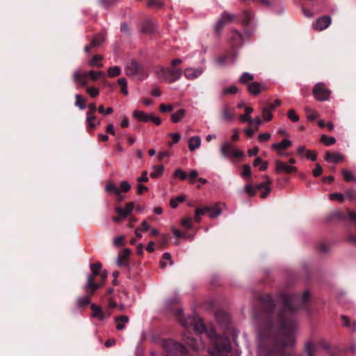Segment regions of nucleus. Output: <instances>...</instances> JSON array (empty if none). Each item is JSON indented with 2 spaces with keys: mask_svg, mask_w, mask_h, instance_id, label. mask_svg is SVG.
<instances>
[{
  "mask_svg": "<svg viewBox=\"0 0 356 356\" xmlns=\"http://www.w3.org/2000/svg\"><path fill=\"white\" fill-rule=\"evenodd\" d=\"M124 237L122 236H118L113 238V244L115 245L121 246L123 245Z\"/></svg>",
  "mask_w": 356,
  "mask_h": 356,
  "instance_id": "obj_58",
  "label": "nucleus"
},
{
  "mask_svg": "<svg viewBox=\"0 0 356 356\" xmlns=\"http://www.w3.org/2000/svg\"><path fill=\"white\" fill-rule=\"evenodd\" d=\"M87 72H80L79 71H75L72 74V79L76 83L83 86L87 84Z\"/></svg>",
  "mask_w": 356,
  "mask_h": 356,
  "instance_id": "obj_12",
  "label": "nucleus"
},
{
  "mask_svg": "<svg viewBox=\"0 0 356 356\" xmlns=\"http://www.w3.org/2000/svg\"><path fill=\"white\" fill-rule=\"evenodd\" d=\"M186 200L185 195L177 196L175 199L170 200V206L172 208H176L179 202H182Z\"/></svg>",
  "mask_w": 356,
  "mask_h": 356,
  "instance_id": "obj_36",
  "label": "nucleus"
},
{
  "mask_svg": "<svg viewBox=\"0 0 356 356\" xmlns=\"http://www.w3.org/2000/svg\"><path fill=\"white\" fill-rule=\"evenodd\" d=\"M184 113H172L170 119L173 122H179L183 118Z\"/></svg>",
  "mask_w": 356,
  "mask_h": 356,
  "instance_id": "obj_45",
  "label": "nucleus"
},
{
  "mask_svg": "<svg viewBox=\"0 0 356 356\" xmlns=\"http://www.w3.org/2000/svg\"><path fill=\"white\" fill-rule=\"evenodd\" d=\"M214 345L219 356H221L224 353L229 352L231 350L230 343L227 338L216 337L214 339Z\"/></svg>",
  "mask_w": 356,
  "mask_h": 356,
  "instance_id": "obj_4",
  "label": "nucleus"
},
{
  "mask_svg": "<svg viewBox=\"0 0 356 356\" xmlns=\"http://www.w3.org/2000/svg\"><path fill=\"white\" fill-rule=\"evenodd\" d=\"M102 57L100 55L95 56L91 60H89L88 64L92 67H102L103 64L101 63Z\"/></svg>",
  "mask_w": 356,
  "mask_h": 356,
  "instance_id": "obj_27",
  "label": "nucleus"
},
{
  "mask_svg": "<svg viewBox=\"0 0 356 356\" xmlns=\"http://www.w3.org/2000/svg\"><path fill=\"white\" fill-rule=\"evenodd\" d=\"M191 218L190 217H187V218H184L181 222V224L182 226L185 227L186 228L190 229L192 228V223H191Z\"/></svg>",
  "mask_w": 356,
  "mask_h": 356,
  "instance_id": "obj_51",
  "label": "nucleus"
},
{
  "mask_svg": "<svg viewBox=\"0 0 356 356\" xmlns=\"http://www.w3.org/2000/svg\"><path fill=\"white\" fill-rule=\"evenodd\" d=\"M105 190L108 193L114 194L116 196L120 195V190L114 184L108 182L105 186Z\"/></svg>",
  "mask_w": 356,
  "mask_h": 356,
  "instance_id": "obj_22",
  "label": "nucleus"
},
{
  "mask_svg": "<svg viewBox=\"0 0 356 356\" xmlns=\"http://www.w3.org/2000/svg\"><path fill=\"white\" fill-rule=\"evenodd\" d=\"M275 170L277 172H285L286 173H291L293 171L296 170V168L293 165H289L282 161H276Z\"/></svg>",
  "mask_w": 356,
  "mask_h": 356,
  "instance_id": "obj_11",
  "label": "nucleus"
},
{
  "mask_svg": "<svg viewBox=\"0 0 356 356\" xmlns=\"http://www.w3.org/2000/svg\"><path fill=\"white\" fill-rule=\"evenodd\" d=\"M102 268V265L99 263L92 264L90 265V268L92 272L93 277L99 273V270Z\"/></svg>",
  "mask_w": 356,
  "mask_h": 356,
  "instance_id": "obj_41",
  "label": "nucleus"
},
{
  "mask_svg": "<svg viewBox=\"0 0 356 356\" xmlns=\"http://www.w3.org/2000/svg\"><path fill=\"white\" fill-rule=\"evenodd\" d=\"M190 346H191L194 350H199L204 347V344L202 342V339L197 337V338H191L188 337L186 341Z\"/></svg>",
  "mask_w": 356,
  "mask_h": 356,
  "instance_id": "obj_15",
  "label": "nucleus"
},
{
  "mask_svg": "<svg viewBox=\"0 0 356 356\" xmlns=\"http://www.w3.org/2000/svg\"><path fill=\"white\" fill-rule=\"evenodd\" d=\"M141 70L142 67L135 61H131L125 67L126 74L128 76H135L138 74Z\"/></svg>",
  "mask_w": 356,
  "mask_h": 356,
  "instance_id": "obj_13",
  "label": "nucleus"
},
{
  "mask_svg": "<svg viewBox=\"0 0 356 356\" xmlns=\"http://www.w3.org/2000/svg\"><path fill=\"white\" fill-rule=\"evenodd\" d=\"M234 148L231 143L225 142L220 147V152L224 157L228 158L232 156Z\"/></svg>",
  "mask_w": 356,
  "mask_h": 356,
  "instance_id": "obj_17",
  "label": "nucleus"
},
{
  "mask_svg": "<svg viewBox=\"0 0 356 356\" xmlns=\"http://www.w3.org/2000/svg\"><path fill=\"white\" fill-rule=\"evenodd\" d=\"M172 231L174 234V235L177 237V238H179V237H184V238H191V239H193V236H186L185 234H182L178 229H177L175 227H172Z\"/></svg>",
  "mask_w": 356,
  "mask_h": 356,
  "instance_id": "obj_55",
  "label": "nucleus"
},
{
  "mask_svg": "<svg viewBox=\"0 0 356 356\" xmlns=\"http://www.w3.org/2000/svg\"><path fill=\"white\" fill-rule=\"evenodd\" d=\"M87 91L88 94L92 97H96L99 94V90L95 87L88 88Z\"/></svg>",
  "mask_w": 356,
  "mask_h": 356,
  "instance_id": "obj_57",
  "label": "nucleus"
},
{
  "mask_svg": "<svg viewBox=\"0 0 356 356\" xmlns=\"http://www.w3.org/2000/svg\"><path fill=\"white\" fill-rule=\"evenodd\" d=\"M321 141L325 145L329 146L334 144L336 142V139L334 137H328L326 135H322Z\"/></svg>",
  "mask_w": 356,
  "mask_h": 356,
  "instance_id": "obj_34",
  "label": "nucleus"
},
{
  "mask_svg": "<svg viewBox=\"0 0 356 356\" xmlns=\"http://www.w3.org/2000/svg\"><path fill=\"white\" fill-rule=\"evenodd\" d=\"M209 212V216L210 218H214L218 216H220L222 213L220 208L216 205L214 208H211L210 210L207 211Z\"/></svg>",
  "mask_w": 356,
  "mask_h": 356,
  "instance_id": "obj_30",
  "label": "nucleus"
},
{
  "mask_svg": "<svg viewBox=\"0 0 356 356\" xmlns=\"http://www.w3.org/2000/svg\"><path fill=\"white\" fill-rule=\"evenodd\" d=\"M257 130V129H255V127H251L250 128L245 129L244 131L246 133L248 137L251 138Z\"/></svg>",
  "mask_w": 356,
  "mask_h": 356,
  "instance_id": "obj_61",
  "label": "nucleus"
},
{
  "mask_svg": "<svg viewBox=\"0 0 356 356\" xmlns=\"http://www.w3.org/2000/svg\"><path fill=\"white\" fill-rule=\"evenodd\" d=\"M134 117L138 121L151 122L156 125L161 123V120L153 113H134Z\"/></svg>",
  "mask_w": 356,
  "mask_h": 356,
  "instance_id": "obj_5",
  "label": "nucleus"
},
{
  "mask_svg": "<svg viewBox=\"0 0 356 356\" xmlns=\"http://www.w3.org/2000/svg\"><path fill=\"white\" fill-rule=\"evenodd\" d=\"M252 175V171L250 166L249 165H243V171L241 173V175L244 177H250Z\"/></svg>",
  "mask_w": 356,
  "mask_h": 356,
  "instance_id": "obj_53",
  "label": "nucleus"
},
{
  "mask_svg": "<svg viewBox=\"0 0 356 356\" xmlns=\"http://www.w3.org/2000/svg\"><path fill=\"white\" fill-rule=\"evenodd\" d=\"M92 316L100 321L105 319L110 316V313L104 312L101 307L95 304L91 305Z\"/></svg>",
  "mask_w": 356,
  "mask_h": 356,
  "instance_id": "obj_10",
  "label": "nucleus"
},
{
  "mask_svg": "<svg viewBox=\"0 0 356 356\" xmlns=\"http://www.w3.org/2000/svg\"><path fill=\"white\" fill-rule=\"evenodd\" d=\"M162 74L164 76L161 77L163 80L169 81H175L178 80L181 75V70L180 68H176L172 70L163 69L162 70Z\"/></svg>",
  "mask_w": 356,
  "mask_h": 356,
  "instance_id": "obj_6",
  "label": "nucleus"
},
{
  "mask_svg": "<svg viewBox=\"0 0 356 356\" xmlns=\"http://www.w3.org/2000/svg\"><path fill=\"white\" fill-rule=\"evenodd\" d=\"M129 321V318L127 316H120L115 318L116 327L118 330H123L125 327V323Z\"/></svg>",
  "mask_w": 356,
  "mask_h": 356,
  "instance_id": "obj_23",
  "label": "nucleus"
},
{
  "mask_svg": "<svg viewBox=\"0 0 356 356\" xmlns=\"http://www.w3.org/2000/svg\"><path fill=\"white\" fill-rule=\"evenodd\" d=\"M266 181L258 184L254 188L257 190H261L262 188H266L267 186H270L271 184V180L268 176H265Z\"/></svg>",
  "mask_w": 356,
  "mask_h": 356,
  "instance_id": "obj_39",
  "label": "nucleus"
},
{
  "mask_svg": "<svg viewBox=\"0 0 356 356\" xmlns=\"http://www.w3.org/2000/svg\"><path fill=\"white\" fill-rule=\"evenodd\" d=\"M309 298V291H306L302 296L290 295L284 298L285 309L290 312H295L302 307Z\"/></svg>",
  "mask_w": 356,
  "mask_h": 356,
  "instance_id": "obj_2",
  "label": "nucleus"
},
{
  "mask_svg": "<svg viewBox=\"0 0 356 356\" xmlns=\"http://www.w3.org/2000/svg\"><path fill=\"white\" fill-rule=\"evenodd\" d=\"M94 277L93 275H88V280L86 285L84 286V289L86 291H88L89 288L92 289V291L90 292V294H92L95 291L97 290L100 285L98 284L93 283Z\"/></svg>",
  "mask_w": 356,
  "mask_h": 356,
  "instance_id": "obj_19",
  "label": "nucleus"
},
{
  "mask_svg": "<svg viewBox=\"0 0 356 356\" xmlns=\"http://www.w3.org/2000/svg\"><path fill=\"white\" fill-rule=\"evenodd\" d=\"M209 210H210V207H209L202 209H197L195 210V220L197 222H200L201 221V216L206 213Z\"/></svg>",
  "mask_w": 356,
  "mask_h": 356,
  "instance_id": "obj_29",
  "label": "nucleus"
},
{
  "mask_svg": "<svg viewBox=\"0 0 356 356\" xmlns=\"http://www.w3.org/2000/svg\"><path fill=\"white\" fill-rule=\"evenodd\" d=\"M342 174L343 175L344 179L346 181H355L356 177L354 176L353 173L349 170H343L342 171Z\"/></svg>",
  "mask_w": 356,
  "mask_h": 356,
  "instance_id": "obj_33",
  "label": "nucleus"
},
{
  "mask_svg": "<svg viewBox=\"0 0 356 356\" xmlns=\"http://www.w3.org/2000/svg\"><path fill=\"white\" fill-rule=\"evenodd\" d=\"M270 138V135L268 133H263L259 136V139L261 142L268 141Z\"/></svg>",
  "mask_w": 356,
  "mask_h": 356,
  "instance_id": "obj_60",
  "label": "nucleus"
},
{
  "mask_svg": "<svg viewBox=\"0 0 356 356\" xmlns=\"http://www.w3.org/2000/svg\"><path fill=\"white\" fill-rule=\"evenodd\" d=\"M169 136H171L172 139V142L169 143L170 146L174 143H177L181 138V136L177 133H171Z\"/></svg>",
  "mask_w": 356,
  "mask_h": 356,
  "instance_id": "obj_56",
  "label": "nucleus"
},
{
  "mask_svg": "<svg viewBox=\"0 0 356 356\" xmlns=\"http://www.w3.org/2000/svg\"><path fill=\"white\" fill-rule=\"evenodd\" d=\"M332 19L330 16H323L316 21L314 24V29L318 31H323L330 25Z\"/></svg>",
  "mask_w": 356,
  "mask_h": 356,
  "instance_id": "obj_9",
  "label": "nucleus"
},
{
  "mask_svg": "<svg viewBox=\"0 0 356 356\" xmlns=\"http://www.w3.org/2000/svg\"><path fill=\"white\" fill-rule=\"evenodd\" d=\"M104 40V37L102 35L95 36L91 42L90 47H98L102 42Z\"/></svg>",
  "mask_w": 356,
  "mask_h": 356,
  "instance_id": "obj_47",
  "label": "nucleus"
},
{
  "mask_svg": "<svg viewBox=\"0 0 356 356\" xmlns=\"http://www.w3.org/2000/svg\"><path fill=\"white\" fill-rule=\"evenodd\" d=\"M238 92V88L235 86H232L229 88H224L222 90L223 95L236 94Z\"/></svg>",
  "mask_w": 356,
  "mask_h": 356,
  "instance_id": "obj_48",
  "label": "nucleus"
},
{
  "mask_svg": "<svg viewBox=\"0 0 356 356\" xmlns=\"http://www.w3.org/2000/svg\"><path fill=\"white\" fill-rule=\"evenodd\" d=\"M131 186L127 181H122L120 184V193L121 192H127L130 190Z\"/></svg>",
  "mask_w": 356,
  "mask_h": 356,
  "instance_id": "obj_52",
  "label": "nucleus"
},
{
  "mask_svg": "<svg viewBox=\"0 0 356 356\" xmlns=\"http://www.w3.org/2000/svg\"><path fill=\"white\" fill-rule=\"evenodd\" d=\"M232 156L236 158L242 157L243 156V152L239 149L234 148Z\"/></svg>",
  "mask_w": 356,
  "mask_h": 356,
  "instance_id": "obj_63",
  "label": "nucleus"
},
{
  "mask_svg": "<svg viewBox=\"0 0 356 356\" xmlns=\"http://www.w3.org/2000/svg\"><path fill=\"white\" fill-rule=\"evenodd\" d=\"M204 71V68L202 67L197 68L187 67L184 71V75L188 79L193 80L202 75Z\"/></svg>",
  "mask_w": 356,
  "mask_h": 356,
  "instance_id": "obj_8",
  "label": "nucleus"
},
{
  "mask_svg": "<svg viewBox=\"0 0 356 356\" xmlns=\"http://www.w3.org/2000/svg\"><path fill=\"white\" fill-rule=\"evenodd\" d=\"M87 124L89 128L92 129L99 123V121L96 120L92 113H88L86 118Z\"/></svg>",
  "mask_w": 356,
  "mask_h": 356,
  "instance_id": "obj_25",
  "label": "nucleus"
},
{
  "mask_svg": "<svg viewBox=\"0 0 356 356\" xmlns=\"http://www.w3.org/2000/svg\"><path fill=\"white\" fill-rule=\"evenodd\" d=\"M291 145V142L289 140L284 139L280 143H274L272 145V147L279 152L281 150L286 149L289 147H290ZM280 154H281V152H279Z\"/></svg>",
  "mask_w": 356,
  "mask_h": 356,
  "instance_id": "obj_20",
  "label": "nucleus"
},
{
  "mask_svg": "<svg viewBox=\"0 0 356 356\" xmlns=\"http://www.w3.org/2000/svg\"><path fill=\"white\" fill-rule=\"evenodd\" d=\"M239 120L241 122H248L250 127H255L258 129L259 127L261 124L262 120L259 118H252L249 113H245L239 116Z\"/></svg>",
  "mask_w": 356,
  "mask_h": 356,
  "instance_id": "obj_7",
  "label": "nucleus"
},
{
  "mask_svg": "<svg viewBox=\"0 0 356 356\" xmlns=\"http://www.w3.org/2000/svg\"><path fill=\"white\" fill-rule=\"evenodd\" d=\"M152 171L150 172V177L152 178H158L163 173L164 168L162 165H154L152 168Z\"/></svg>",
  "mask_w": 356,
  "mask_h": 356,
  "instance_id": "obj_24",
  "label": "nucleus"
},
{
  "mask_svg": "<svg viewBox=\"0 0 356 356\" xmlns=\"http://www.w3.org/2000/svg\"><path fill=\"white\" fill-rule=\"evenodd\" d=\"M174 175L176 178H179L181 180H185L187 177L186 173L180 168H178L175 171Z\"/></svg>",
  "mask_w": 356,
  "mask_h": 356,
  "instance_id": "obj_44",
  "label": "nucleus"
},
{
  "mask_svg": "<svg viewBox=\"0 0 356 356\" xmlns=\"http://www.w3.org/2000/svg\"><path fill=\"white\" fill-rule=\"evenodd\" d=\"M119 84L122 86L121 92L125 95H128V90L127 88V80L124 78H120L118 80Z\"/></svg>",
  "mask_w": 356,
  "mask_h": 356,
  "instance_id": "obj_38",
  "label": "nucleus"
},
{
  "mask_svg": "<svg viewBox=\"0 0 356 356\" xmlns=\"http://www.w3.org/2000/svg\"><path fill=\"white\" fill-rule=\"evenodd\" d=\"M165 346L167 348H170V346H173V348L175 350H179L181 352L184 351V348L180 343H178L174 341L173 340H170L168 342H166Z\"/></svg>",
  "mask_w": 356,
  "mask_h": 356,
  "instance_id": "obj_31",
  "label": "nucleus"
},
{
  "mask_svg": "<svg viewBox=\"0 0 356 356\" xmlns=\"http://www.w3.org/2000/svg\"><path fill=\"white\" fill-rule=\"evenodd\" d=\"M321 173H322V168L320 165V164L317 163L316 165L315 169L313 170V175L315 177H318V176L321 175Z\"/></svg>",
  "mask_w": 356,
  "mask_h": 356,
  "instance_id": "obj_59",
  "label": "nucleus"
},
{
  "mask_svg": "<svg viewBox=\"0 0 356 356\" xmlns=\"http://www.w3.org/2000/svg\"><path fill=\"white\" fill-rule=\"evenodd\" d=\"M233 15L228 13H224L221 18L218 19L216 23V29L217 31H220L224 26L225 24L232 22L233 20Z\"/></svg>",
  "mask_w": 356,
  "mask_h": 356,
  "instance_id": "obj_16",
  "label": "nucleus"
},
{
  "mask_svg": "<svg viewBox=\"0 0 356 356\" xmlns=\"http://www.w3.org/2000/svg\"><path fill=\"white\" fill-rule=\"evenodd\" d=\"M297 330L296 323L285 314L280 316L277 333L275 334L274 324H266L259 331L258 334L264 342L266 340L270 347L259 345L257 356H274L275 353H281L286 347L293 346Z\"/></svg>",
  "mask_w": 356,
  "mask_h": 356,
  "instance_id": "obj_1",
  "label": "nucleus"
},
{
  "mask_svg": "<svg viewBox=\"0 0 356 356\" xmlns=\"http://www.w3.org/2000/svg\"><path fill=\"white\" fill-rule=\"evenodd\" d=\"M87 74H88V75H89L90 76V78L93 81H96L99 78L100 76H102L103 74V72H100V71L95 72V71L91 70V71L88 72Z\"/></svg>",
  "mask_w": 356,
  "mask_h": 356,
  "instance_id": "obj_49",
  "label": "nucleus"
},
{
  "mask_svg": "<svg viewBox=\"0 0 356 356\" xmlns=\"http://www.w3.org/2000/svg\"><path fill=\"white\" fill-rule=\"evenodd\" d=\"M121 69L118 66H113L108 69V75L110 77H114L120 75Z\"/></svg>",
  "mask_w": 356,
  "mask_h": 356,
  "instance_id": "obj_32",
  "label": "nucleus"
},
{
  "mask_svg": "<svg viewBox=\"0 0 356 356\" xmlns=\"http://www.w3.org/2000/svg\"><path fill=\"white\" fill-rule=\"evenodd\" d=\"M288 118L293 122H297L299 120V117L297 113H287Z\"/></svg>",
  "mask_w": 356,
  "mask_h": 356,
  "instance_id": "obj_62",
  "label": "nucleus"
},
{
  "mask_svg": "<svg viewBox=\"0 0 356 356\" xmlns=\"http://www.w3.org/2000/svg\"><path fill=\"white\" fill-rule=\"evenodd\" d=\"M329 197L331 200H338L342 202L343 200V195L341 193H335L329 195Z\"/></svg>",
  "mask_w": 356,
  "mask_h": 356,
  "instance_id": "obj_50",
  "label": "nucleus"
},
{
  "mask_svg": "<svg viewBox=\"0 0 356 356\" xmlns=\"http://www.w3.org/2000/svg\"><path fill=\"white\" fill-rule=\"evenodd\" d=\"M244 191L249 195V196H254L256 194V189L252 187L250 184H247L244 186Z\"/></svg>",
  "mask_w": 356,
  "mask_h": 356,
  "instance_id": "obj_42",
  "label": "nucleus"
},
{
  "mask_svg": "<svg viewBox=\"0 0 356 356\" xmlns=\"http://www.w3.org/2000/svg\"><path fill=\"white\" fill-rule=\"evenodd\" d=\"M137 181L138 182L147 181L148 177L147 176V172L146 171L143 172L142 175L138 178Z\"/></svg>",
  "mask_w": 356,
  "mask_h": 356,
  "instance_id": "obj_64",
  "label": "nucleus"
},
{
  "mask_svg": "<svg viewBox=\"0 0 356 356\" xmlns=\"http://www.w3.org/2000/svg\"><path fill=\"white\" fill-rule=\"evenodd\" d=\"M305 349L308 356H313V352L314 351V344L312 341H307L305 343Z\"/></svg>",
  "mask_w": 356,
  "mask_h": 356,
  "instance_id": "obj_43",
  "label": "nucleus"
},
{
  "mask_svg": "<svg viewBox=\"0 0 356 356\" xmlns=\"http://www.w3.org/2000/svg\"><path fill=\"white\" fill-rule=\"evenodd\" d=\"M175 106L172 104H161L160 106V111H172L173 109H175Z\"/></svg>",
  "mask_w": 356,
  "mask_h": 356,
  "instance_id": "obj_54",
  "label": "nucleus"
},
{
  "mask_svg": "<svg viewBox=\"0 0 356 356\" xmlns=\"http://www.w3.org/2000/svg\"><path fill=\"white\" fill-rule=\"evenodd\" d=\"M202 140L199 136H193L188 139V149L193 152L198 149L201 145Z\"/></svg>",
  "mask_w": 356,
  "mask_h": 356,
  "instance_id": "obj_18",
  "label": "nucleus"
},
{
  "mask_svg": "<svg viewBox=\"0 0 356 356\" xmlns=\"http://www.w3.org/2000/svg\"><path fill=\"white\" fill-rule=\"evenodd\" d=\"M281 104V102L280 100L275 99L273 102L269 103L268 106H266L263 111H272L273 110L277 109Z\"/></svg>",
  "mask_w": 356,
  "mask_h": 356,
  "instance_id": "obj_28",
  "label": "nucleus"
},
{
  "mask_svg": "<svg viewBox=\"0 0 356 356\" xmlns=\"http://www.w3.org/2000/svg\"><path fill=\"white\" fill-rule=\"evenodd\" d=\"M313 94L318 101L323 102L330 98L331 91L325 86L323 83H318L314 88Z\"/></svg>",
  "mask_w": 356,
  "mask_h": 356,
  "instance_id": "obj_3",
  "label": "nucleus"
},
{
  "mask_svg": "<svg viewBox=\"0 0 356 356\" xmlns=\"http://www.w3.org/2000/svg\"><path fill=\"white\" fill-rule=\"evenodd\" d=\"M253 79V75L248 73V72H244L242 74L239 79V81L241 83H246L249 81H251Z\"/></svg>",
  "mask_w": 356,
  "mask_h": 356,
  "instance_id": "obj_40",
  "label": "nucleus"
},
{
  "mask_svg": "<svg viewBox=\"0 0 356 356\" xmlns=\"http://www.w3.org/2000/svg\"><path fill=\"white\" fill-rule=\"evenodd\" d=\"M90 300L89 296H86L84 297L77 298V305L80 307H86L90 304Z\"/></svg>",
  "mask_w": 356,
  "mask_h": 356,
  "instance_id": "obj_35",
  "label": "nucleus"
},
{
  "mask_svg": "<svg viewBox=\"0 0 356 356\" xmlns=\"http://www.w3.org/2000/svg\"><path fill=\"white\" fill-rule=\"evenodd\" d=\"M76 102L75 104L80 110H83L86 106V102L83 98H82L80 95H76Z\"/></svg>",
  "mask_w": 356,
  "mask_h": 356,
  "instance_id": "obj_37",
  "label": "nucleus"
},
{
  "mask_svg": "<svg viewBox=\"0 0 356 356\" xmlns=\"http://www.w3.org/2000/svg\"><path fill=\"white\" fill-rule=\"evenodd\" d=\"M343 155L339 153L330 154V153L327 152L325 156V159L327 161L332 162V163H338V162L341 161V160H343Z\"/></svg>",
  "mask_w": 356,
  "mask_h": 356,
  "instance_id": "obj_21",
  "label": "nucleus"
},
{
  "mask_svg": "<svg viewBox=\"0 0 356 356\" xmlns=\"http://www.w3.org/2000/svg\"><path fill=\"white\" fill-rule=\"evenodd\" d=\"M249 91L253 95H257L261 91V86L258 82H253L249 85Z\"/></svg>",
  "mask_w": 356,
  "mask_h": 356,
  "instance_id": "obj_26",
  "label": "nucleus"
},
{
  "mask_svg": "<svg viewBox=\"0 0 356 356\" xmlns=\"http://www.w3.org/2000/svg\"><path fill=\"white\" fill-rule=\"evenodd\" d=\"M220 118L226 122H229L234 118V113H223Z\"/></svg>",
  "mask_w": 356,
  "mask_h": 356,
  "instance_id": "obj_46",
  "label": "nucleus"
},
{
  "mask_svg": "<svg viewBox=\"0 0 356 356\" xmlns=\"http://www.w3.org/2000/svg\"><path fill=\"white\" fill-rule=\"evenodd\" d=\"M134 208V203L133 202H130L126 204L124 209H122L120 207H116L115 211L120 216L121 218H124L131 213Z\"/></svg>",
  "mask_w": 356,
  "mask_h": 356,
  "instance_id": "obj_14",
  "label": "nucleus"
}]
</instances>
